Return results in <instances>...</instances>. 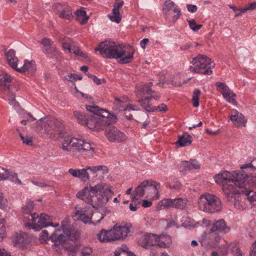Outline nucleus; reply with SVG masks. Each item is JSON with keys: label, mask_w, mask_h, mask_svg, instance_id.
<instances>
[{"label": "nucleus", "mask_w": 256, "mask_h": 256, "mask_svg": "<svg viewBox=\"0 0 256 256\" xmlns=\"http://www.w3.org/2000/svg\"><path fill=\"white\" fill-rule=\"evenodd\" d=\"M112 194L113 192L110 184L100 183L94 186H86L82 190L78 192L76 196L90 204L95 208L106 204Z\"/></svg>", "instance_id": "obj_1"}, {"label": "nucleus", "mask_w": 256, "mask_h": 256, "mask_svg": "<svg viewBox=\"0 0 256 256\" xmlns=\"http://www.w3.org/2000/svg\"><path fill=\"white\" fill-rule=\"evenodd\" d=\"M248 178V172L242 173L240 177L222 184V190L228 200L231 201L246 192V182Z\"/></svg>", "instance_id": "obj_2"}, {"label": "nucleus", "mask_w": 256, "mask_h": 256, "mask_svg": "<svg viewBox=\"0 0 256 256\" xmlns=\"http://www.w3.org/2000/svg\"><path fill=\"white\" fill-rule=\"evenodd\" d=\"M60 148L68 153L71 152H89L91 154L94 152V148L91 146L90 143L82 139L65 136L62 138Z\"/></svg>", "instance_id": "obj_3"}, {"label": "nucleus", "mask_w": 256, "mask_h": 256, "mask_svg": "<svg viewBox=\"0 0 256 256\" xmlns=\"http://www.w3.org/2000/svg\"><path fill=\"white\" fill-rule=\"evenodd\" d=\"M198 206L201 210L209 213L220 212L222 208L220 199L208 193L201 195L198 198Z\"/></svg>", "instance_id": "obj_4"}, {"label": "nucleus", "mask_w": 256, "mask_h": 256, "mask_svg": "<svg viewBox=\"0 0 256 256\" xmlns=\"http://www.w3.org/2000/svg\"><path fill=\"white\" fill-rule=\"evenodd\" d=\"M192 63V66L190 67V72L206 75L211 74L212 72L211 69L215 66L210 58L200 54L194 58Z\"/></svg>", "instance_id": "obj_5"}, {"label": "nucleus", "mask_w": 256, "mask_h": 256, "mask_svg": "<svg viewBox=\"0 0 256 256\" xmlns=\"http://www.w3.org/2000/svg\"><path fill=\"white\" fill-rule=\"evenodd\" d=\"M24 225L27 228H32L35 230H40L48 226L58 227L59 224L52 222L50 216L45 213H42L40 216L36 213H34L32 215L30 220L26 221Z\"/></svg>", "instance_id": "obj_6"}, {"label": "nucleus", "mask_w": 256, "mask_h": 256, "mask_svg": "<svg viewBox=\"0 0 256 256\" xmlns=\"http://www.w3.org/2000/svg\"><path fill=\"white\" fill-rule=\"evenodd\" d=\"M33 128L36 132L44 129L48 134H52V130L59 132L62 130V124L56 119L44 117L38 120Z\"/></svg>", "instance_id": "obj_7"}, {"label": "nucleus", "mask_w": 256, "mask_h": 256, "mask_svg": "<svg viewBox=\"0 0 256 256\" xmlns=\"http://www.w3.org/2000/svg\"><path fill=\"white\" fill-rule=\"evenodd\" d=\"M64 223V222H62L61 223L62 230H56L50 236V240L54 244V248H62L68 240H72L76 238L72 236L70 230L66 228Z\"/></svg>", "instance_id": "obj_8"}, {"label": "nucleus", "mask_w": 256, "mask_h": 256, "mask_svg": "<svg viewBox=\"0 0 256 256\" xmlns=\"http://www.w3.org/2000/svg\"><path fill=\"white\" fill-rule=\"evenodd\" d=\"M10 82V76L6 74L0 75V90L6 94L11 102H15V92L18 90V88L16 85L11 84Z\"/></svg>", "instance_id": "obj_9"}, {"label": "nucleus", "mask_w": 256, "mask_h": 256, "mask_svg": "<svg viewBox=\"0 0 256 256\" xmlns=\"http://www.w3.org/2000/svg\"><path fill=\"white\" fill-rule=\"evenodd\" d=\"M120 44H116L114 42L106 40L100 42L98 47L95 48L96 51H99L100 54L109 58H114L117 52V49Z\"/></svg>", "instance_id": "obj_10"}, {"label": "nucleus", "mask_w": 256, "mask_h": 256, "mask_svg": "<svg viewBox=\"0 0 256 256\" xmlns=\"http://www.w3.org/2000/svg\"><path fill=\"white\" fill-rule=\"evenodd\" d=\"M134 52V49L131 46H124L122 44H120L117 49V52L114 58H119V62L122 64L129 63L132 61Z\"/></svg>", "instance_id": "obj_11"}, {"label": "nucleus", "mask_w": 256, "mask_h": 256, "mask_svg": "<svg viewBox=\"0 0 256 256\" xmlns=\"http://www.w3.org/2000/svg\"><path fill=\"white\" fill-rule=\"evenodd\" d=\"M247 171L246 170H234L232 172L228 171H223L220 173L216 174L214 176V180L216 183L221 184L226 181L227 182H230L236 178L241 176L242 173H246Z\"/></svg>", "instance_id": "obj_12"}, {"label": "nucleus", "mask_w": 256, "mask_h": 256, "mask_svg": "<svg viewBox=\"0 0 256 256\" xmlns=\"http://www.w3.org/2000/svg\"><path fill=\"white\" fill-rule=\"evenodd\" d=\"M105 134L108 140L112 142H121L126 138V136L122 132L112 126L106 128Z\"/></svg>", "instance_id": "obj_13"}, {"label": "nucleus", "mask_w": 256, "mask_h": 256, "mask_svg": "<svg viewBox=\"0 0 256 256\" xmlns=\"http://www.w3.org/2000/svg\"><path fill=\"white\" fill-rule=\"evenodd\" d=\"M218 90L221 92L224 98L228 102L234 105H237L236 100V94L232 91L228 86L224 83L218 82L216 83Z\"/></svg>", "instance_id": "obj_14"}, {"label": "nucleus", "mask_w": 256, "mask_h": 256, "mask_svg": "<svg viewBox=\"0 0 256 256\" xmlns=\"http://www.w3.org/2000/svg\"><path fill=\"white\" fill-rule=\"evenodd\" d=\"M158 236L154 234H146L140 236L138 243L142 248H148L151 246H155L158 244Z\"/></svg>", "instance_id": "obj_15"}, {"label": "nucleus", "mask_w": 256, "mask_h": 256, "mask_svg": "<svg viewBox=\"0 0 256 256\" xmlns=\"http://www.w3.org/2000/svg\"><path fill=\"white\" fill-rule=\"evenodd\" d=\"M113 241L116 240H122L127 236L128 232V226L124 225L116 224L110 230Z\"/></svg>", "instance_id": "obj_16"}, {"label": "nucleus", "mask_w": 256, "mask_h": 256, "mask_svg": "<svg viewBox=\"0 0 256 256\" xmlns=\"http://www.w3.org/2000/svg\"><path fill=\"white\" fill-rule=\"evenodd\" d=\"M86 124L88 128L94 130H99L104 126V120L98 116L93 114L88 116Z\"/></svg>", "instance_id": "obj_17"}, {"label": "nucleus", "mask_w": 256, "mask_h": 256, "mask_svg": "<svg viewBox=\"0 0 256 256\" xmlns=\"http://www.w3.org/2000/svg\"><path fill=\"white\" fill-rule=\"evenodd\" d=\"M87 110L89 111L92 114L98 116L104 120V125L107 122V118H110L111 114L106 110L100 108L96 106H86Z\"/></svg>", "instance_id": "obj_18"}, {"label": "nucleus", "mask_w": 256, "mask_h": 256, "mask_svg": "<svg viewBox=\"0 0 256 256\" xmlns=\"http://www.w3.org/2000/svg\"><path fill=\"white\" fill-rule=\"evenodd\" d=\"M170 10H172L173 12L176 14L172 17V20L174 22L180 18V11L173 2L168 0L164 3L162 11L166 15H168Z\"/></svg>", "instance_id": "obj_19"}, {"label": "nucleus", "mask_w": 256, "mask_h": 256, "mask_svg": "<svg viewBox=\"0 0 256 256\" xmlns=\"http://www.w3.org/2000/svg\"><path fill=\"white\" fill-rule=\"evenodd\" d=\"M124 4L122 0H116V2L114 5L112 12L108 16L112 22L116 24H119L120 22L122 16L120 14V8L122 7Z\"/></svg>", "instance_id": "obj_20"}, {"label": "nucleus", "mask_w": 256, "mask_h": 256, "mask_svg": "<svg viewBox=\"0 0 256 256\" xmlns=\"http://www.w3.org/2000/svg\"><path fill=\"white\" fill-rule=\"evenodd\" d=\"M230 228L226 226L225 220L224 219H220L215 221L213 223L212 228L208 230V234H212L215 232H219L227 233L229 232Z\"/></svg>", "instance_id": "obj_21"}, {"label": "nucleus", "mask_w": 256, "mask_h": 256, "mask_svg": "<svg viewBox=\"0 0 256 256\" xmlns=\"http://www.w3.org/2000/svg\"><path fill=\"white\" fill-rule=\"evenodd\" d=\"M230 120L234 124H236L238 126H246L247 119L244 117L242 113L238 112L236 110H232V114L230 118Z\"/></svg>", "instance_id": "obj_22"}, {"label": "nucleus", "mask_w": 256, "mask_h": 256, "mask_svg": "<svg viewBox=\"0 0 256 256\" xmlns=\"http://www.w3.org/2000/svg\"><path fill=\"white\" fill-rule=\"evenodd\" d=\"M68 172L74 177L80 178L84 182L90 178L89 174L87 171L86 168L82 169L70 168L68 170Z\"/></svg>", "instance_id": "obj_23"}, {"label": "nucleus", "mask_w": 256, "mask_h": 256, "mask_svg": "<svg viewBox=\"0 0 256 256\" xmlns=\"http://www.w3.org/2000/svg\"><path fill=\"white\" fill-rule=\"evenodd\" d=\"M142 186L145 189L146 197L149 196L152 192H158V188L160 187V184H156L152 180H145L142 182Z\"/></svg>", "instance_id": "obj_24"}, {"label": "nucleus", "mask_w": 256, "mask_h": 256, "mask_svg": "<svg viewBox=\"0 0 256 256\" xmlns=\"http://www.w3.org/2000/svg\"><path fill=\"white\" fill-rule=\"evenodd\" d=\"M34 207V202L30 200L26 202V204L22 207L23 220L24 224L31 218V214Z\"/></svg>", "instance_id": "obj_25"}, {"label": "nucleus", "mask_w": 256, "mask_h": 256, "mask_svg": "<svg viewBox=\"0 0 256 256\" xmlns=\"http://www.w3.org/2000/svg\"><path fill=\"white\" fill-rule=\"evenodd\" d=\"M8 64L13 68L16 70L18 66V58L16 56V52L10 49L6 53Z\"/></svg>", "instance_id": "obj_26"}, {"label": "nucleus", "mask_w": 256, "mask_h": 256, "mask_svg": "<svg viewBox=\"0 0 256 256\" xmlns=\"http://www.w3.org/2000/svg\"><path fill=\"white\" fill-rule=\"evenodd\" d=\"M180 166L184 172L200 168V164L196 160H192L190 161H184L180 164Z\"/></svg>", "instance_id": "obj_27"}, {"label": "nucleus", "mask_w": 256, "mask_h": 256, "mask_svg": "<svg viewBox=\"0 0 256 256\" xmlns=\"http://www.w3.org/2000/svg\"><path fill=\"white\" fill-rule=\"evenodd\" d=\"M87 171L93 176V177L97 176L98 172H102V174H107L108 172V168L105 166H86Z\"/></svg>", "instance_id": "obj_28"}, {"label": "nucleus", "mask_w": 256, "mask_h": 256, "mask_svg": "<svg viewBox=\"0 0 256 256\" xmlns=\"http://www.w3.org/2000/svg\"><path fill=\"white\" fill-rule=\"evenodd\" d=\"M192 141V138L190 135L188 133H184L182 136H179L178 140L176 144L180 147L185 146L191 144Z\"/></svg>", "instance_id": "obj_29"}, {"label": "nucleus", "mask_w": 256, "mask_h": 256, "mask_svg": "<svg viewBox=\"0 0 256 256\" xmlns=\"http://www.w3.org/2000/svg\"><path fill=\"white\" fill-rule=\"evenodd\" d=\"M182 226L186 228L192 229L200 226V224L198 222H196L193 220H191L188 216H184L181 220Z\"/></svg>", "instance_id": "obj_30"}, {"label": "nucleus", "mask_w": 256, "mask_h": 256, "mask_svg": "<svg viewBox=\"0 0 256 256\" xmlns=\"http://www.w3.org/2000/svg\"><path fill=\"white\" fill-rule=\"evenodd\" d=\"M172 244V238L168 235H160L158 236V244L156 246L160 247L168 248Z\"/></svg>", "instance_id": "obj_31"}, {"label": "nucleus", "mask_w": 256, "mask_h": 256, "mask_svg": "<svg viewBox=\"0 0 256 256\" xmlns=\"http://www.w3.org/2000/svg\"><path fill=\"white\" fill-rule=\"evenodd\" d=\"M128 100L126 98H114V106L116 107V109H118L120 111L125 110L128 104H127Z\"/></svg>", "instance_id": "obj_32"}, {"label": "nucleus", "mask_w": 256, "mask_h": 256, "mask_svg": "<svg viewBox=\"0 0 256 256\" xmlns=\"http://www.w3.org/2000/svg\"><path fill=\"white\" fill-rule=\"evenodd\" d=\"M110 231L102 229L100 232L98 234V238L101 242H106L110 241H113L112 238H111L112 234Z\"/></svg>", "instance_id": "obj_33"}, {"label": "nucleus", "mask_w": 256, "mask_h": 256, "mask_svg": "<svg viewBox=\"0 0 256 256\" xmlns=\"http://www.w3.org/2000/svg\"><path fill=\"white\" fill-rule=\"evenodd\" d=\"M152 85V83L151 82L148 84L140 85L138 88L137 94L138 96L151 94H152V90L151 88Z\"/></svg>", "instance_id": "obj_34"}, {"label": "nucleus", "mask_w": 256, "mask_h": 256, "mask_svg": "<svg viewBox=\"0 0 256 256\" xmlns=\"http://www.w3.org/2000/svg\"><path fill=\"white\" fill-rule=\"evenodd\" d=\"M140 103V106L144 108L146 111L149 112H154L153 107L150 104V97H146L144 98H142L138 100Z\"/></svg>", "instance_id": "obj_35"}, {"label": "nucleus", "mask_w": 256, "mask_h": 256, "mask_svg": "<svg viewBox=\"0 0 256 256\" xmlns=\"http://www.w3.org/2000/svg\"><path fill=\"white\" fill-rule=\"evenodd\" d=\"M76 18L82 24H85L88 22V16L86 15V12L82 10H77L76 12Z\"/></svg>", "instance_id": "obj_36"}, {"label": "nucleus", "mask_w": 256, "mask_h": 256, "mask_svg": "<svg viewBox=\"0 0 256 256\" xmlns=\"http://www.w3.org/2000/svg\"><path fill=\"white\" fill-rule=\"evenodd\" d=\"M242 194H244L247 196V199L252 206L256 204V192L253 190H250L246 188V192Z\"/></svg>", "instance_id": "obj_37"}, {"label": "nucleus", "mask_w": 256, "mask_h": 256, "mask_svg": "<svg viewBox=\"0 0 256 256\" xmlns=\"http://www.w3.org/2000/svg\"><path fill=\"white\" fill-rule=\"evenodd\" d=\"M86 211L84 210H76L75 212V216H78V218L84 224L90 223L91 222L92 218L88 216L86 214Z\"/></svg>", "instance_id": "obj_38"}, {"label": "nucleus", "mask_w": 256, "mask_h": 256, "mask_svg": "<svg viewBox=\"0 0 256 256\" xmlns=\"http://www.w3.org/2000/svg\"><path fill=\"white\" fill-rule=\"evenodd\" d=\"M174 208L180 210L184 209L188 204V200L186 198H174Z\"/></svg>", "instance_id": "obj_39"}, {"label": "nucleus", "mask_w": 256, "mask_h": 256, "mask_svg": "<svg viewBox=\"0 0 256 256\" xmlns=\"http://www.w3.org/2000/svg\"><path fill=\"white\" fill-rule=\"evenodd\" d=\"M142 186V182L134 190V196L132 197V200H138L139 198L142 197L146 194L145 188Z\"/></svg>", "instance_id": "obj_40"}, {"label": "nucleus", "mask_w": 256, "mask_h": 256, "mask_svg": "<svg viewBox=\"0 0 256 256\" xmlns=\"http://www.w3.org/2000/svg\"><path fill=\"white\" fill-rule=\"evenodd\" d=\"M16 244L22 246L28 242L27 234H17L14 240Z\"/></svg>", "instance_id": "obj_41"}, {"label": "nucleus", "mask_w": 256, "mask_h": 256, "mask_svg": "<svg viewBox=\"0 0 256 256\" xmlns=\"http://www.w3.org/2000/svg\"><path fill=\"white\" fill-rule=\"evenodd\" d=\"M34 67V64L32 61L29 62L28 60H24V64L20 68H16V70L20 72H24L27 70H32Z\"/></svg>", "instance_id": "obj_42"}, {"label": "nucleus", "mask_w": 256, "mask_h": 256, "mask_svg": "<svg viewBox=\"0 0 256 256\" xmlns=\"http://www.w3.org/2000/svg\"><path fill=\"white\" fill-rule=\"evenodd\" d=\"M74 115L78 120V122L81 124H84L89 116H86L84 113L78 111L74 112Z\"/></svg>", "instance_id": "obj_43"}, {"label": "nucleus", "mask_w": 256, "mask_h": 256, "mask_svg": "<svg viewBox=\"0 0 256 256\" xmlns=\"http://www.w3.org/2000/svg\"><path fill=\"white\" fill-rule=\"evenodd\" d=\"M59 16L68 20H71L72 18V16L70 7L68 6H66L64 10L62 12H61V13H60Z\"/></svg>", "instance_id": "obj_44"}, {"label": "nucleus", "mask_w": 256, "mask_h": 256, "mask_svg": "<svg viewBox=\"0 0 256 256\" xmlns=\"http://www.w3.org/2000/svg\"><path fill=\"white\" fill-rule=\"evenodd\" d=\"M200 94V91L198 89L194 90L192 98V102L194 108H198L199 106V96Z\"/></svg>", "instance_id": "obj_45"}, {"label": "nucleus", "mask_w": 256, "mask_h": 256, "mask_svg": "<svg viewBox=\"0 0 256 256\" xmlns=\"http://www.w3.org/2000/svg\"><path fill=\"white\" fill-rule=\"evenodd\" d=\"M161 206L166 208H174V199L166 198L164 199L161 202Z\"/></svg>", "instance_id": "obj_46"}, {"label": "nucleus", "mask_w": 256, "mask_h": 256, "mask_svg": "<svg viewBox=\"0 0 256 256\" xmlns=\"http://www.w3.org/2000/svg\"><path fill=\"white\" fill-rule=\"evenodd\" d=\"M128 248L126 246H122L114 252V256H128Z\"/></svg>", "instance_id": "obj_47"}, {"label": "nucleus", "mask_w": 256, "mask_h": 256, "mask_svg": "<svg viewBox=\"0 0 256 256\" xmlns=\"http://www.w3.org/2000/svg\"><path fill=\"white\" fill-rule=\"evenodd\" d=\"M228 250H230L234 256H242V253L236 245L234 243H232L228 246Z\"/></svg>", "instance_id": "obj_48"}, {"label": "nucleus", "mask_w": 256, "mask_h": 256, "mask_svg": "<svg viewBox=\"0 0 256 256\" xmlns=\"http://www.w3.org/2000/svg\"><path fill=\"white\" fill-rule=\"evenodd\" d=\"M70 50V52H72L76 56H80L83 58H86V54L82 52L78 46L73 44Z\"/></svg>", "instance_id": "obj_49"}, {"label": "nucleus", "mask_w": 256, "mask_h": 256, "mask_svg": "<svg viewBox=\"0 0 256 256\" xmlns=\"http://www.w3.org/2000/svg\"><path fill=\"white\" fill-rule=\"evenodd\" d=\"M188 22L190 28L194 32H198L202 26V24H197L194 20H188Z\"/></svg>", "instance_id": "obj_50"}, {"label": "nucleus", "mask_w": 256, "mask_h": 256, "mask_svg": "<svg viewBox=\"0 0 256 256\" xmlns=\"http://www.w3.org/2000/svg\"><path fill=\"white\" fill-rule=\"evenodd\" d=\"M68 6L62 5L60 3H58L54 5L53 8L56 13L60 16V13L62 12L66 8V6Z\"/></svg>", "instance_id": "obj_51"}, {"label": "nucleus", "mask_w": 256, "mask_h": 256, "mask_svg": "<svg viewBox=\"0 0 256 256\" xmlns=\"http://www.w3.org/2000/svg\"><path fill=\"white\" fill-rule=\"evenodd\" d=\"M44 52L46 54H56L57 51L56 45L53 44L47 48H44Z\"/></svg>", "instance_id": "obj_52"}, {"label": "nucleus", "mask_w": 256, "mask_h": 256, "mask_svg": "<svg viewBox=\"0 0 256 256\" xmlns=\"http://www.w3.org/2000/svg\"><path fill=\"white\" fill-rule=\"evenodd\" d=\"M10 176V172L6 168L0 167V180H6Z\"/></svg>", "instance_id": "obj_53"}, {"label": "nucleus", "mask_w": 256, "mask_h": 256, "mask_svg": "<svg viewBox=\"0 0 256 256\" xmlns=\"http://www.w3.org/2000/svg\"><path fill=\"white\" fill-rule=\"evenodd\" d=\"M40 240L42 242L50 240V236H49L48 232L46 230H42L40 235Z\"/></svg>", "instance_id": "obj_54"}, {"label": "nucleus", "mask_w": 256, "mask_h": 256, "mask_svg": "<svg viewBox=\"0 0 256 256\" xmlns=\"http://www.w3.org/2000/svg\"><path fill=\"white\" fill-rule=\"evenodd\" d=\"M248 168L256 170V159L254 160L252 163L243 164L240 166L241 170H244Z\"/></svg>", "instance_id": "obj_55"}, {"label": "nucleus", "mask_w": 256, "mask_h": 256, "mask_svg": "<svg viewBox=\"0 0 256 256\" xmlns=\"http://www.w3.org/2000/svg\"><path fill=\"white\" fill-rule=\"evenodd\" d=\"M168 187L170 189L179 190L181 188V184L176 179H174L173 182L169 184Z\"/></svg>", "instance_id": "obj_56"}, {"label": "nucleus", "mask_w": 256, "mask_h": 256, "mask_svg": "<svg viewBox=\"0 0 256 256\" xmlns=\"http://www.w3.org/2000/svg\"><path fill=\"white\" fill-rule=\"evenodd\" d=\"M198 46V44L196 42H188L185 44L180 46L181 50H187L189 48L193 47H196Z\"/></svg>", "instance_id": "obj_57"}, {"label": "nucleus", "mask_w": 256, "mask_h": 256, "mask_svg": "<svg viewBox=\"0 0 256 256\" xmlns=\"http://www.w3.org/2000/svg\"><path fill=\"white\" fill-rule=\"evenodd\" d=\"M20 137L24 144L28 146H32V141L30 136H26L24 137L22 134H20Z\"/></svg>", "instance_id": "obj_58"}, {"label": "nucleus", "mask_w": 256, "mask_h": 256, "mask_svg": "<svg viewBox=\"0 0 256 256\" xmlns=\"http://www.w3.org/2000/svg\"><path fill=\"white\" fill-rule=\"evenodd\" d=\"M154 112H166L168 110L167 106L164 104H162L158 106L153 107Z\"/></svg>", "instance_id": "obj_59"}, {"label": "nucleus", "mask_w": 256, "mask_h": 256, "mask_svg": "<svg viewBox=\"0 0 256 256\" xmlns=\"http://www.w3.org/2000/svg\"><path fill=\"white\" fill-rule=\"evenodd\" d=\"M8 178H10L12 181L15 183H17L20 184H22V182L18 179V174L14 172L11 174H10V176Z\"/></svg>", "instance_id": "obj_60"}, {"label": "nucleus", "mask_w": 256, "mask_h": 256, "mask_svg": "<svg viewBox=\"0 0 256 256\" xmlns=\"http://www.w3.org/2000/svg\"><path fill=\"white\" fill-rule=\"evenodd\" d=\"M24 118H26V120H22L20 121V123L24 125H26L27 121L29 120V118L32 119V121L35 120L36 119L34 118L30 113H26L24 116Z\"/></svg>", "instance_id": "obj_61"}, {"label": "nucleus", "mask_w": 256, "mask_h": 256, "mask_svg": "<svg viewBox=\"0 0 256 256\" xmlns=\"http://www.w3.org/2000/svg\"><path fill=\"white\" fill-rule=\"evenodd\" d=\"M138 110H140V108L138 106L132 104H128V106H126V109H125L126 114H128V112H130L132 110L136 111Z\"/></svg>", "instance_id": "obj_62"}, {"label": "nucleus", "mask_w": 256, "mask_h": 256, "mask_svg": "<svg viewBox=\"0 0 256 256\" xmlns=\"http://www.w3.org/2000/svg\"><path fill=\"white\" fill-rule=\"evenodd\" d=\"M40 43L44 46V48H47L50 46L52 44H54V42L51 41L49 38H44L40 41Z\"/></svg>", "instance_id": "obj_63"}, {"label": "nucleus", "mask_w": 256, "mask_h": 256, "mask_svg": "<svg viewBox=\"0 0 256 256\" xmlns=\"http://www.w3.org/2000/svg\"><path fill=\"white\" fill-rule=\"evenodd\" d=\"M92 252V249L90 247H84L82 250V256H90Z\"/></svg>", "instance_id": "obj_64"}]
</instances>
